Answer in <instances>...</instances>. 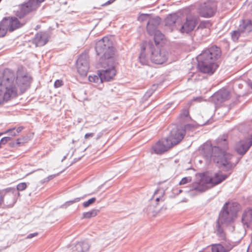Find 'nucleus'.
<instances>
[{"instance_id": "f257e3e1", "label": "nucleus", "mask_w": 252, "mask_h": 252, "mask_svg": "<svg viewBox=\"0 0 252 252\" xmlns=\"http://www.w3.org/2000/svg\"><path fill=\"white\" fill-rule=\"evenodd\" d=\"M219 144L220 148L212 147L209 144L204 145L202 154L207 160L212 159L215 162L223 166L227 170L234 168L239 161L240 158L235 157L225 152L227 149V142L225 139H220Z\"/></svg>"}, {"instance_id": "b1692460", "label": "nucleus", "mask_w": 252, "mask_h": 252, "mask_svg": "<svg viewBox=\"0 0 252 252\" xmlns=\"http://www.w3.org/2000/svg\"><path fill=\"white\" fill-rule=\"evenodd\" d=\"M242 221L247 227L252 225V209H249L244 212Z\"/></svg>"}, {"instance_id": "8fccbe9b", "label": "nucleus", "mask_w": 252, "mask_h": 252, "mask_svg": "<svg viewBox=\"0 0 252 252\" xmlns=\"http://www.w3.org/2000/svg\"><path fill=\"white\" fill-rule=\"evenodd\" d=\"M102 136V132H100L96 135V140L99 139Z\"/></svg>"}, {"instance_id": "a878e982", "label": "nucleus", "mask_w": 252, "mask_h": 252, "mask_svg": "<svg viewBox=\"0 0 252 252\" xmlns=\"http://www.w3.org/2000/svg\"><path fill=\"white\" fill-rule=\"evenodd\" d=\"M90 248V245L86 241H81L76 243L73 248L75 252H87Z\"/></svg>"}, {"instance_id": "9b49d317", "label": "nucleus", "mask_w": 252, "mask_h": 252, "mask_svg": "<svg viewBox=\"0 0 252 252\" xmlns=\"http://www.w3.org/2000/svg\"><path fill=\"white\" fill-rule=\"evenodd\" d=\"M89 56L86 53H83L76 61L77 71L81 76H86L89 69Z\"/></svg>"}, {"instance_id": "7c9ffc66", "label": "nucleus", "mask_w": 252, "mask_h": 252, "mask_svg": "<svg viewBox=\"0 0 252 252\" xmlns=\"http://www.w3.org/2000/svg\"><path fill=\"white\" fill-rule=\"evenodd\" d=\"M152 34L154 35V38L156 45L159 44L164 37V35L160 31L158 30L155 31Z\"/></svg>"}, {"instance_id": "473e14b6", "label": "nucleus", "mask_w": 252, "mask_h": 252, "mask_svg": "<svg viewBox=\"0 0 252 252\" xmlns=\"http://www.w3.org/2000/svg\"><path fill=\"white\" fill-rule=\"evenodd\" d=\"M98 212V210L93 209L89 212H84L83 214V219H90L96 216Z\"/></svg>"}, {"instance_id": "5701e85b", "label": "nucleus", "mask_w": 252, "mask_h": 252, "mask_svg": "<svg viewBox=\"0 0 252 252\" xmlns=\"http://www.w3.org/2000/svg\"><path fill=\"white\" fill-rule=\"evenodd\" d=\"M148 42H144L141 45V52L139 56V59L140 63L143 65H147L149 63L148 55L145 53L146 51H149V49L146 47Z\"/></svg>"}, {"instance_id": "cd10ccee", "label": "nucleus", "mask_w": 252, "mask_h": 252, "mask_svg": "<svg viewBox=\"0 0 252 252\" xmlns=\"http://www.w3.org/2000/svg\"><path fill=\"white\" fill-rule=\"evenodd\" d=\"M8 190L9 192H8L6 195L10 198H12V201L9 203L7 202L6 205L8 207H12L16 201L15 196V194L16 193V190L14 189H8Z\"/></svg>"}, {"instance_id": "1a4fd4ad", "label": "nucleus", "mask_w": 252, "mask_h": 252, "mask_svg": "<svg viewBox=\"0 0 252 252\" xmlns=\"http://www.w3.org/2000/svg\"><path fill=\"white\" fill-rule=\"evenodd\" d=\"M191 127H192V126L188 124L185 126L184 129L177 127L173 128L171 130L169 136L166 139L169 141V143L172 144V146L177 145L184 138L185 131Z\"/></svg>"}, {"instance_id": "bb28decb", "label": "nucleus", "mask_w": 252, "mask_h": 252, "mask_svg": "<svg viewBox=\"0 0 252 252\" xmlns=\"http://www.w3.org/2000/svg\"><path fill=\"white\" fill-rule=\"evenodd\" d=\"M8 24L5 18L0 22V37L4 36L6 32L9 31Z\"/></svg>"}, {"instance_id": "37998d69", "label": "nucleus", "mask_w": 252, "mask_h": 252, "mask_svg": "<svg viewBox=\"0 0 252 252\" xmlns=\"http://www.w3.org/2000/svg\"><path fill=\"white\" fill-rule=\"evenodd\" d=\"M63 85V81L60 80H57L54 83L55 88H59Z\"/></svg>"}, {"instance_id": "0eeeda50", "label": "nucleus", "mask_w": 252, "mask_h": 252, "mask_svg": "<svg viewBox=\"0 0 252 252\" xmlns=\"http://www.w3.org/2000/svg\"><path fill=\"white\" fill-rule=\"evenodd\" d=\"M101 66L105 68L100 70V75H101L102 82H108L112 80L116 75V71L115 69V59H111L110 60L103 61L101 62Z\"/></svg>"}, {"instance_id": "20e7f679", "label": "nucleus", "mask_w": 252, "mask_h": 252, "mask_svg": "<svg viewBox=\"0 0 252 252\" xmlns=\"http://www.w3.org/2000/svg\"><path fill=\"white\" fill-rule=\"evenodd\" d=\"M14 78L13 71L9 69L4 70L0 83V104L17 96V88L14 82Z\"/></svg>"}, {"instance_id": "2eb2a0df", "label": "nucleus", "mask_w": 252, "mask_h": 252, "mask_svg": "<svg viewBox=\"0 0 252 252\" xmlns=\"http://www.w3.org/2000/svg\"><path fill=\"white\" fill-rule=\"evenodd\" d=\"M197 18L192 16H188L186 22L182 25L180 29L182 33H188L192 31L197 24Z\"/></svg>"}, {"instance_id": "423d86ee", "label": "nucleus", "mask_w": 252, "mask_h": 252, "mask_svg": "<svg viewBox=\"0 0 252 252\" xmlns=\"http://www.w3.org/2000/svg\"><path fill=\"white\" fill-rule=\"evenodd\" d=\"M146 47L149 49L151 53L150 58L152 62L156 64H162L168 58V52L164 49L158 50L152 41L148 42Z\"/></svg>"}, {"instance_id": "dca6fc26", "label": "nucleus", "mask_w": 252, "mask_h": 252, "mask_svg": "<svg viewBox=\"0 0 252 252\" xmlns=\"http://www.w3.org/2000/svg\"><path fill=\"white\" fill-rule=\"evenodd\" d=\"M229 98V91L226 89H222L214 94L212 97V100L216 105H219Z\"/></svg>"}, {"instance_id": "c9c22d12", "label": "nucleus", "mask_w": 252, "mask_h": 252, "mask_svg": "<svg viewBox=\"0 0 252 252\" xmlns=\"http://www.w3.org/2000/svg\"><path fill=\"white\" fill-rule=\"evenodd\" d=\"M5 133H8V134L10 136H16L18 134L17 132H16V131L15 130V128H13L11 129H8L6 131H5L4 132L0 133V135L5 134Z\"/></svg>"}, {"instance_id": "ddd939ff", "label": "nucleus", "mask_w": 252, "mask_h": 252, "mask_svg": "<svg viewBox=\"0 0 252 252\" xmlns=\"http://www.w3.org/2000/svg\"><path fill=\"white\" fill-rule=\"evenodd\" d=\"M172 147V144L169 143V141L165 138L159 140L152 146L151 153L160 155L167 151Z\"/></svg>"}, {"instance_id": "e433bc0d", "label": "nucleus", "mask_w": 252, "mask_h": 252, "mask_svg": "<svg viewBox=\"0 0 252 252\" xmlns=\"http://www.w3.org/2000/svg\"><path fill=\"white\" fill-rule=\"evenodd\" d=\"M96 200V198L95 197H93L89 199L88 201L84 202L83 203V206L84 208H87L89 207L90 205L93 204L95 201Z\"/></svg>"}, {"instance_id": "6e6d98bb", "label": "nucleus", "mask_w": 252, "mask_h": 252, "mask_svg": "<svg viewBox=\"0 0 252 252\" xmlns=\"http://www.w3.org/2000/svg\"><path fill=\"white\" fill-rule=\"evenodd\" d=\"M146 16V15H145V14H143V15H142L141 16L140 18H142V20H143V17H144V16Z\"/></svg>"}, {"instance_id": "a18cd8bd", "label": "nucleus", "mask_w": 252, "mask_h": 252, "mask_svg": "<svg viewBox=\"0 0 252 252\" xmlns=\"http://www.w3.org/2000/svg\"><path fill=\"white\" fill-rule=\"evenodd\" d=\"M94 135V132L87 133L85 135L84 138L85 139H87L90 137H93Z\"/></svg>"}, {"instance_id": "ea45409f", "label": "nucleus", "mask_w": 252, "mask_h": 252, "mask_svg": "<svg viewBox=\"0 0 252 252\" xmlns=\"http://www.w3.org/2000/svg\"><path fill=\"white\" fill-rule=\"evenodd\" d=\"M80 199H81L80 197L75 198L73 200H70V201H69L68 202H66L65 203V204L66 205H69L72 204H73L74 203L79 202L80 200Z\"/></svg>"}, {"instance_id": "4c0bfd02", "label": "nucleus", "mask_w": 252, "mask_h": 252, "mask_svg": "<svg viewBox=\"0 0 252 252\" xmlns=\"http://www.w3.org/2000/svg\"><path fill=\"white\" fill-rule=\"evenodd\" d=\"M27 187V185L26 183H21L17 185V189L18 191H23L25 190Z\"/></svg>"}, {"instance_id": "aec40b11", "label": "nucleus", "mask_w": 252, "mask_h": 252, "mask_svg": "<svg viewBox=\"0 0 252 252\" xmlns=\"http://www.w3.org/2000/svg\"><path fill=\"white\" fill-rule=\"evenodd\" d=\"M161 19L157 16L149 21L147 24V30L149 34L152 35L157 31L158 26L160 24Z\"/></svg>"}, {"instance_id": "f3484780", "label": "nucleus", "mask_w": 252, "mask_h": 252, "mask_svg": "<svg viewBox=\"0 0 252 252\" xmlns=\"http://www.w3.org/2000/svg\"><path fill=\"white\" fill-rule=\"evenodd\" d=\"M228 175L223 174L221 172H219L215 173L212 177L205 176L206 179L208 182L210 187L218 185L225 180Z\"/></svg>"}, {"instance_id": "864d4df0", "label": "nucleus", "mask_w": 252, "mask_h": 252, "mask_svg": "<svg viewBox=\"0 0 252 252\" xmlns=\"http://www.w3.org/2000/svg\"><path fill=\"white\" fill-rule=\"evenodd\" d=\"M20 144V139H17V144L19 145Z\"/></svg>"}, {"instance_id": "72a5a7b5", "label": "nucleus", "mask_w": 252, "mask_h": 252, "mask_svg": "<svg viewBox=\"0 0 252 252\" xmlns=\"http://www.w3.org/2000/svg\"><path fill=\"white\" fill-rule=\"evenodd\" d=\"M180 117L183 122L188 121L190 119L189 111L186 109L184 110L180 114Z\"/></svg>"}, {"instance_id": "393cba45", "label": "nucleus", "mask_w": 252, "mask_h": 252, "mask_svg": "<svg viewBox=\"0 0 252 252\" xmlns=\"http://www.w3.org/2000/svg\"><path fill=\"white\" fill-rule=\"evenodd\" d=\"M241 32H249L252 30V25L251 20H242L238 29Z\"/></svg>"}, {"instance_id": "7ed1b4c3", "label": "nucleus", "mask_w": 252, "mask_h": 252, "mask_svg": "<svg viewBox=\"0 0 252 252\" xmlns=\"http://www.w3.org/2000/svg\"><path fill=\"white\" fill-rule=\"evenodd\" d=\"M220 55V49L215 45L203 51L197 57L199 70L204 73L213 74L218 67L215 62Z\"/></svg>"}, {"instance_id": "5fc2aeb1", "label": "nucleus", "mask_w": 252, "mask_h": 252, "mask_svg": "<svg viewBox=\"0 0 252 252\" xmlns=\"http://www.w3.org/2000/svg\"><path fill=\"white\" fill-rule=\"evenodd\" d=\"M249 86L251 87V88H252V82H250V83H249Z\"/></svg>"}, {"instance_id": "f704fd0d", "label": "nucleus", "mask_w": 252, "mask_h": 252, "mask_svg": "<svg viewBox=\"0 0 252 252\" xmlns=\"http://www.w3.org/2000/svg\"><path fill=\"white\" fill-rule=\"evenodd\" d=\"M241 33V32L238 30L233 31L231 32V38L232 40L234 41H236L238 39Z\"/></svg>"}, {"instance_id": "79ce46f5", "label": "nucleus", "mask_w": 252, "mask_h": 252, "mask_svg": "<svg viewBox=\"0 0 252 252\" xmlns=\"http://www.w3.org/2000/svg\"><path fill=\"white\" fill-rule=\"evenodd\" d=\"M11 140V138L10 137H4L1 138L0 142L1 144H5L8 141Z\"/></svg>"}, {"instance_id": "a19ab883", "label": "nucleus", "mask_w": 252, "mask_h": 252, "mask_svg": "<svg viewBox=\"0 0 252 252\" xmlns=\"http://www.w3.org/2000/svg\"><path fill=\"white\" fill-rule=\"evenodd\" d=\"M154 90H149L148 91H147L144 97V98L147 99L148 98H149V97L151 96V95L153 94V93H154Z\"/></svg>"}, {"instance_id": "4d7b16f0", "label": "nucleus", "mask_w": 252, "mask_h": 252, "mask_svg": "<svg viewBox=\"0 0 252 252\" xmlns=\"http://www.w3.org/2000/svg\"><path fill=\"white\" fill-rule=\"evenodd\" d=\"M182 191V190H181V189L179 190V193H181Z\"/></svg>"}, {"instance_id": "6e6552de", "label": "nucleus", "mask_w": 252, "mask_h": 252, "mask_svg": "<svg viewBox=\"0 0 252 252\" xmlns=\"http://www.w3.org/2000/svg\"><path fill=\"white\" fill-rule=\"evenodd\" d=\"M217 9V5L215 1L207 0L200 5L198 12L201 17L210 18L214 15Z\"/></svg>"}, {"instance_id": "603ef678", "label": "nucleus", "mask_w": 252, "mask_h": 252, "mask_svg": "<svg viewBox=\"0 0 252 252\" xmlns=\"http://www.w3.org/2000/svg\"><path fill=\"white\" fill-rule=\"evenodd\" d=\"M153 211V210H152V209H151V208H149V210H148V209H147V212L148 213H150V212H151V211Z\"/></svg>"}, {"instance_id": "c03bdc74", "label": "nucleus", "mask_w": 252, "mask_h": 252, "mask_svg": "<svg viewBox=\"0 0 252 252\" xmlns=\"http://www.w3.org/2000/svg\"><path fill=\"white\" fill-rule=\"evenodd\" d=\"M56 177V175H50L47 178L44 179L43 180V182L44 183V182H48L50 180L53 179L54 178H55Z\"/></svg>"}, {"instance_id": "c756f323", "label": "nucleus", "mask_w": 252, "mask_h": 252, "mask_svg": "<svg viewBox=\"0 0 252 252\" xmlns=\"http://www.w3.org/2000/svg\"><path fill=\"white\" fill-rule=\"evenodd\" d=\"M178 20L177 16L176 14L169 15L165 20L166 25L172 26L176 23Z\"/></svg>"}, {"instance_id": "9d476101", "label": "nucleus", "mask_w": 252, "mask_h": 252, "mask_svg": "<svg viewBox=\"0 0 252 252\" xmlns=\"http://www.w3.org/2000/svg\"><path fill=\"white\" fill-rule=\"evenodd\" d=\"M44 1V0H29L27 2L21 6L19 10L17 11V16L20 19L23 18L29 12L35 10Z\"/></svg>"}, {"instance_id": "2f4dec72", "label": "nucleus", "mask_w": 252, "mask_h": 252, "mask_svg": "<svg viewBox=\"0 0 252 252\" xmlns=\"http://www.w3.org/2000/svg\"><path fill=\"white\" fill-rule=\"evenodd\" d=\"M163 192L162 190L157 189L155 191L151 199L153 200L155 199L156 202H158L159 201H163L164 200L163 198Z\"/></svg>"}, {"instance_id": "49530a36", "label": "nucleus", "mask_w": 252, "mask_h": 252, "mask_svg": "<svg viewBox=\"0 0 252 252\" xmlns=\"http://www.w3.org/2000/svg\"><path fill=\"white\" fill-rule=\"evenodd\" d=\"M38 235V233L37 232H35V233H31L30 234H29L27 236V239H31V238H32L35 236H37Z\"/></svg>"}, {"instance_id": "39448f33", "label": "nucleus", "mask_w": 252, "mask_h": 252, "mask_svg": "<svg viewBox=\"0 0 252 252\" xmlns=\"http://www.w3.org/2000/svg\"><path fill=\"white\" fill-rule=\"evenodd\" d=\"M95 51L100 57L101 62L114 59V50L112 42L108 37H104L96 43Z\"/></svg>"}, {"instance_id": "4be33fe9", "label": "nucleus", "mask_w": 252, "mask_h": 252, "mask_svg": "<svg viewBox=\"0 0 252 252\" xmlns=\"http://www.w3.org/2000/svg\"><path fill=\"white\" fill-rule=\"evenodd\" d=\"M232 246L224 247L220 244H214L211 246V247L208 248L207 249L203 252H228L232 249Z\"/></svg>"}, {"instance_id": "58836bf2", "label": "nucleus", "mask_w": 252, "mask_h": 252, "mask_svg": "<svg viewBox=\"0 0 252 252\" xmlns=\"http://www.w3.org/2000/svg\"><path fill=\"white\" fill-rule=\"evenodd\" d=\"M191 180L190 177H186L183 178L179 183L180 185H185L187 183H189Z\"/></svg>"}, {"instance_id": "09e8293b", "label": "nucleus", "mask_w": 252, "mask_h": 252, "mask_svg": "<svg viewBox=\"0 0 252 252\" xmlns=\"http://www.w3.org/2000/svg\"><path fill=\"white\" fill-rule=\"evenodd\" d=\"M23 128L24 127L23 126L18 127L16 130V132H17V134L20 132L23 129Z\"/></svg>"}, {"instance_id": "f03ea898", "label": "nucleus", "mask_w": 252, "mask_h": 252, "mask_svg": "<svg viewBox=\"0 0 252 252\" xmlns=\"http://www.w3.org/2000/svg\"><path fill=\"white\" fill-rule=\"evenodd\" d=\"M238 204L236 202H226L220 211L217 221L216 232L221 239L225 237L224 227L230 231L234 230L233 222L237 218Z\"/></svg>"}, {"instance_id": "a211bd4d", "label": "nucleus", "mask_w": 252, "mask_h": 252, "mask_svg": "<svg viewBox=\"0 0 252 252\" xmlns=\"http://www.w3.org/2000/svg\"><path fill=\"white\" fill-rule=\"evenodd\" d=\"M252 145V141L248 140H241L235 146L236 151L241 156H243Z\"/></svg>"}, {"instance_id": "4468645a", "label": "nucleus", "mask_w": 252, "mask_h": 252, "mask_svg": "<svg viewBox=\"0 0 252 252\" xmlns=\"http://www.w3.org/2000/svg\"><path fill=\"white\" fill-rule=\"evenodd\" d=\"M191 188L190 190L191 191H196L198 193H201L206 191L210 187L205 176L204 175L201 177L199 180L193 182L191 185Z\"/></svg>"}, {"instance_id": "f8f14e48", "label": "nucleus", "mask_w": 252, "mask_h": 252, "mask_svg": "<svg viewBox=\"0 0 252 252\" xmlns=\"http://www.w3.org/2000/svg\"><path fill=\"white\" fill-rule=\"evenodd\" d=\"M31 77L26 73L18 70L17 73L16 84L23 93L29 87Z\"/></svg>"}, {"instance_id": "3c124183", "label": "nucleus", "mask_w": 252, "mask_h": 252, "mask_svg": "<svg viewBox=\"0 0 252 252\" xmlns=\"http://www.w3.org/2000/svg\"><path fill=\"white\" fill-rule=\"evenodd\" d=\"M115 0H109L106 2L105 5L111 4V3L113 2Z\"/></svg>"}, {"instance_id": "412c9836", "label": "nucleus", "mask_w": 252, "mask_h": 252, "mask_svg": "<svg viewBox=\"0 0 252 252\" xmlns=\"http://www.w3.org/2000/svg\"><path fill=\"white\" fill-rule=\"evenodd\" d=\"M5 18H6V22L8 23L9 32H13L23 25V24L21 23L16 17H5Z\"/></svg>"}, {"instance_id": "de8ad7c7", "label": "nucleus", "mask_w": 252, "mask_h": 252, "mask_svg": "<svg viewBox=\"0 0 252 252\" xmlns=\"http://www.w3.org/2000/svg\"><path fill=\"white\" fill-rule=\"evenodd\" d=\"M4 195V194L3 193V192L0 191V205L2 203V202L3 201Z\"/></svg>"}, {"instance_id": "13d9d810", "label": "nucleus", "mask_w": 252, "mask_h": 252, "mask_svg": "<svg viewBox=\"0 0 252 252\" xmlns=\"http://www.w3.org/2000/svg\"><path fill=\"white\" fill-rule=\"evenodd\" d=\"M1 0H0V2L1 1Z\"/></svg>"}, {"instance_id": "c85d7f7f", "label": "nucleus", "mask_w": 252, "mask_h": 252, "mask_svg": "<svg viewBox=\"0 0 252 252\" xmlns=\"http://www.w3.org/2000/svg\"><path fill=\"white\" fill-rule=\"evenodd\" d=\"M88 79L90 82L95 83L96 85L103 83L99 71L97 75H89Z\"/></svg>"}, {"instance_id": "6ab92c4d", "label": "nucleus", "mask_w": 252, "mask_h": 252, "mask_svg": "<svg viewBox=\"0 0 252 252\" xmlns=\"http://www.w3.org/2000/svg\"><path fill=\"white\" fill-rule=\"evenodd\" d=\"M48 38L49 35L47 32H40L35 35L34 42L36 46H42L48 42Z\"/></svg>"}]
</instances>
